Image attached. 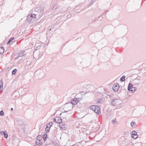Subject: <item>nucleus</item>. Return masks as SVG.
I'll return each mask as SVG.
<instances>
[{
    "instance_id": "nucleus-22",
    "label": "nucleus",
    "mask_w": 146,
    "mask_h": 146,
    "mask_svg": "<svg viewBox=\"0 0 146 146\" xmlns=\"http://www.w3.org/2000/svg\"><path fill=\"white\" fill-rule=\"evenodd\" d=\"M52 122H50L47 124L46 126L50 128V127L52 125Z\"/></svg>"
},
{
    "instance_id": "nucleus-8",
    "label": "nucleus",
    "mask_w": 146,
    "mask_h": 146,
    "mask_svg": "<svg viewBox=\"0 0 146 146\" xmlns=\"http://www.w3.org/2000/svg\"><path fill=\"white\" fill-rule=\"evenodd\" d=\"M54 121L58 123H60L62 122V120L60 117H56L54 119Z\"/></svg>"
},
{
    "instance_id": "nucleus-28",
    "label": "nucleus",
    "mask_w": 146,
    "mask_h": 146,
    "mask_svg": "<svg viewBox=\"0 0 146 146\" xmlns=\"http://www.w3.org/2000/svg\"><path fill=\"white\" fill-rule=\"evenodd\" d=\"M3 134H4V137L6 138L8 137V135L7 134L5 133L4 131H3Z\"/></svg>"
},
{
    "instance_id": "nucleus-3",
    "label": "nucleus",
    "mask_w": 146,
    "mask_h": 146,
    "mask_svg": "<svg viewBox=\"0 0 146 146\" xmlns=\"http://www.w3.org/2000/svg\"><path fill=\"white\" fill-rule=\"evenodd\" d=\"M37 16V14L36 13L30 15L28 16L27 20L29 22L32 23L36 19V16Z\"/></svg>"
},
{
    "instance_id": "nucleus-25",
    "label": "nucleus",
    "mask_w": 146,
    "mask_h": 146,
    "mask_svg": "<svg viewBox=\"0 0 146 146\" xmlns=\"http://www.w3.org/2000/svg\"><path fill=\"white\" fill-rule=\"evenodd\" d=\"M50 128L48 127H46L45 129V131L46 132H48L49 131V130L50 129Z\"/></svg>"
},
{
    "instance_id": "nucleus-34",
    "label": "nucleus",
    "mask_w": 146,
    "mask_h": 146,
    "mask_svg": "<svg viewBox=\"0 0 146 146\" xmlns=\"http://www.w3.org/2000/svg\"><path fill=\"white\" fill-rule=\"evenodd\" d=\"M1 132V134H2V132Z\"/></svg>"
},
{
    "instance_id": "nucleus-24",
    "label": "nucleus",
    "mask_w": 146,
    "mask_h": 146,
    "mask_svg": "<svg viewBox=\"0 0 146 146\" xmlns=\"http://www.w3.org/2000/svg\"><path fill=\"white\" fill-rule=\"evenodd\" d=\"M116 120V119L115 118L112 120V122L113 124H115L117 122V121Z\"/></svg>"
},
{
    "instance_id": "nucleus-4",
    "label": "nucleus",
    "mask_w": 146,
    "mask_h": 146,
    "mask_svg": "<svg viewBox=\"0 0 146 146\" xmlns=\"http://www.w3.org/2000/svg\"><path fill=\"white\" fill-rule=\"evenodd\" d=\"M136 90V88L133 87V85L129 83L128 87V90L129 91H131L132 92H134Z\"/></svg>"
},
{
    "instance_id": "nucleus-16",
    "label": "nucleus",
    "mask_w": 146,
    "mask_h": 146,
    "mask_svg": "<svg viewBox=\"0 0 146 146\" xmlns=\"http://www.w3.org/2000/svg\"><path fill=\"white\" fill-rule=\"evenodd\" d=\"M4 51V47H1L0 48V54H2L3 53Z\"/></svg>"
},
{
    "instance_id": "nucleus-14",
    "label": "nucleus",
    "mask_w": 146,
    "mask_h": 146,
    "mask_svg": "<svg viewBox=\"0 0 146 146\" xmlns=\"http://www.w3.org/2000/svg\"><path fill=\"white\" fill-rule=\"evenodd\" d=\"M134 82L135 84H138L139 83V79L138 78H136L134 81Z\"/></svg>"
},
{
    "instance_id": "nucleus-20",
    "label": "nucleus",
    "mask_w": 146,
    "mask_h": 146,
    "mask_svg": "<svg viewBox=\"0 0 146 146\" xmlns=\"http://www.w3.org/2000/svg\"><path fill=\"white\" fill-rule=\"evenodd\" d=\"M97 102L100 104H102L103 102V100L101 99H99L97 101Z\"/></svg>"
},
{
    "instance_id": "nucleus-29",
    "label": "nucleus",
    "mask_w": 146,
    "mask_h": 146,
    "mask_svg": "<svg viewBox=\"0 0 146 146\" xmlns=\"http://www.w3.org/2000/svg\"><path fill=\"white\" fill-rule=\"evenodd\" d=\"M40 144V142L37 141H36V144L34 146H38V145Z\"/></svg>"
},
{
    "instance_id": "nucleus-6",
    "label": "nucleus",
    "mask_w": 146,
    "mask_h": 146,
    "mask_svg": "<svg viewBox=\"0 0 146 146\" xmlns=\"http://www.w3.org/2000/svg\"><path fill=\"white\" fill-rule=\"evenodd\" d=\"M119 88L118 84H115L113 86L112 89L114 92H116L118 90Z\"/></svg>"
},
{
    "instance_id": "nucleus-19",
    "label": "nucleus",
    "mask_w": 146,
    "mask_h": 146,
    "mask_svg": "<svg viewBox=\"0 0 146 146\" xmlns=\"http://www.w3.org/2000/svg\"><path fill=\"white\" fill-rule=\"evenodd\" d=\"M96 107V106H91L90 107V109H91L94 111Z\"/></svg>"
},
{
    "instance_id": "nucleus-11",
    "label": "nucleus",
    "mask_w": 146,
    "mask_h": 146,
    "mask_svg": "<svg viewBox=\"0 0 146 146\" xmlns=\"http://www.w3.org/2000/svg\"><path fill=\"white\" fill-rule=\"evenodd\" d=\"M94 111L97 114H99V113L100 112V108L99 106H96Z\"/></svg>"
},
{
    "instance_id": "nucleus-2",
    "label": "nucleus",
    "mask_w": 146,
    "mask_h": 146,
    "mask_svg": "<svg viewBox=\"0 0 146 146\" xmlns=\"http://www.w3.org/2000/svg\"><path fill=\"white\" fill-rule=\"evenodd\" d=\"M35 74L37 76L38 78L41 79L44 76L45 74L43 70L39 69L35 72Z\"/></svg>"
},
{
    "instance_id": "nucleus-12",
    "label": "nucleus",
    "mask_w": 146,
    "mask_h": 146,
    "mask_svg": "<svg viewBox=\"0 0 146 146\" xmlns=\"http://www.w3.org/2000/svg\"><path fill=\"white\" fill-rule=\"evenodd\" d=\"M3 81L2 80H0V93L2 92L3 90Z\"/></svg>"
},
{
    "instance_id": "nucleus-15",
    "label": "nucleus",
    "mask_w": 146,
    "mask_h": 146,
    "mask_svg": "<svg viewBox=\"0 0 146 146\" xmlns=\"http://www.w3.org/2000/svg\"><path fill=\"white\" fill-rule=\"evenodd\" d=\"M72 106L71 104H67V105H66V107H69V109L68 110V111L72 109Z\"/></svg>"
},
{
    "instance_id": "nucleus-1",
    "label": "nucleus",
    "mask_w": 146,
    "mask_h": 146,
    "mask_svg": "<svg viewBox=\"0 0 146 146\" xmlns=\"http://www.w3.org/2000/svg\"><path fill=\"white\" fill-rule=\"evenodd\" d=\"M45 10V7L43 6L38 7L35 9V12L36 13L37 12L38 13L37 16L38 15V16H39L42 15L43 13Z\"/></svg>"
},
{
    "instance_id": "nucleus-30",
    "label": "nucleus",
    "mask_w": 146,
    "mask_h": 146,
    "mask_svg": "<svg viewBox=\"0 0 146 146\" xmlns=\"http://www.w3.org/2000/svg\"><path fill=\"white\" fill-rule=\"evenodd\" d=\"M4 115V112L3 110H2L0 111V115L1 116H2Z\"/></svg>"
},
{
    "instance_id": "nucleus-31",
    "label": "nucleus",
    "mask_w": 146,
    "mask_h": 146,
    "mask_svg": "<svg viewBox=\"0 0 146 146\" xmlns=\"http://www.w3.org/2000/svg\"><path fill=\"white\" fill-rule=\"evenodd\" d=\"M102 16H103V15H100V17H99L98 19H99L100 20H101L102 19V18H101L102 17Z\"/></svg>"
},
{
    "instance_id": "nucleus-13",
    "label": "nucleus",
    "mask_w": 146,
    "mask_h": 146,
    "mask_svg": "<svg viewBox=\"0 0 146 146\" xmlns=\"http://www.w3.org/2000/svg\"><path fill=\"white\" fill-rule=\"evenodd\" d=\"M36 141H37L40 142V143H41L42 142V136L40 135H38L37 137Z\"/></svg>"
},
{
    "instance_id": "nucleus-9",
    "label": "nucleus",
    "mask_w": 146,
    "mask_h": 146,
    "mask_svg": "<svg viewBox=\"0 0 146 146\" xmlns=\"http://www.w3.org/2000/svg\"><path fill=\"white\" fill-rule=\"evenodd\" d=\"M24 52L25 51L23 50H20L19 53V55L16 57V59H18L19 57H23L24 56Z\"/></svg>"
},
{
    "instance_id": "nucleus-33",
    "label": "nucleus",
    "mask_w": 146,
    "mask_h": 146,
    "mask_svg": "<svg viewBox=\"0 0 146 146\" xmlns=\"http://www.w3.org/2000/svg\"><path fill=\"white\" fill-rule=\"evenodd\" d=\"M11 111H13V108H11Z\"/></svg>"
},
{
    "instance_id": "nucleus-7",
    "label": "nucleus",
    "mask_w": 146,
    "mask_h": 146,
    "mask_svg": "<svg viewBox=\"0 0 146 146\" xmlns=\"http://www.w3.org/2000/svg\"><path fill=\"white\" fill-rule=\"evenodd\" d=\"M131 137L134 139H136L137 138L138 135L137 133L135 131H133L132 132Z\"/></svg>"
},
{
    "instance_id": "nucleus-32",
    "label": "nucleus",
    "mask_w": 146,
    "mask_h": 146,
    "mask_svg": "<svg viewBox=\"0 0 146 146\" xmlns=\"http://www.w3.org/2000/svg\"><path fill=\"white\" fill-rule=\"evenodd\" d=\"M94 21H95V20H92V22H91V23H94Z\"/></svg>"
},
{
    "instance_id": "nucleus-10",
    "label": "nucleus",
    "mask_w": 146,
    "mask_h": 146,
    "mask_svg": "<svg viewBox=\"0 0 146 146\" xmlns=\"http://www.w3.org/2000/svg\"><path fill=\"white\" fill-rule=\"evenodd\" d=\"M78 102V101L77 100V98H74L71 101V104L73 105H75Z\"/></svg>"
},
{
    "instance_id": "nucleus-23",
    "label": "nucleus",
    "mask_w": 146,
    "mask_h": 146,
    "mask_svg": "<svg viewBox=\"0 0 146 146\" xmlns=\"http://www.w3.org/2000/svg\"><path fill=\"white\" fill-rule=\"evenodd\" d=\"M47 137V135L46 134L43 135V139L44 141H45L46 140V137Z\"/></svg>"
},
{
    "instance_id": "nucleus-35",
    "label": "nucleus",
    "mask_w": 146,
    "mask_h": 146,
    "mask_svg": "<svg viewBox=\"0 0 146 146\" xmlns=\"http://www.w3.org/2000/svg\"><path fill=\"white\" fill-rule=\"evenodd\" d=\"M0 146H2V145H0Z\"/></svg>"
},
{
    "instance_id": "nucleus-27",
    "label": "nucleus",
    "mask_w": 146,
    "mask_h": 146,
    "mask_svg": "<svg viewBox=\"0 0 146 146\" xmlns=\"http://www.w3.org/2000/svg\"><path fill=\"white\" fill-rule=\"evenodd\" d=\"M17 71V69H14L12 71V74H15L16 72Z\"/></svg>"
},
{
    "instance_id": "nucleus-17",
    "label": "nucleus",
    "mask_w": 146,
    "mask_h": 146,
    "mask_svg": "<svg viewBox=\"0 0 146 146\" xmlns=\"http://www.w3.org/2000/svg\"><path fill=\"white\" fill-rule=\"evenodd\" d=\"M59 126L61 127V128L63 129V128H64L65 125H64V123L63 122H62L60 123H59Z\"/></svg>"
},
{
    "instance_id": "nucleus-18",
    "label": "nucleus",
    "mask_w": 146,
    "mask_h": 146,
    "mask_svg": "<svg viewBox=\"0 0 146 146\" xmlns=\"http://www.w3.org/2000/svg\"><path fill=\"white\" fill-rule=\"evenodd\" d=\"M14 39V37H12V38H10L9 39V40L7 42V44H9L10 43V42H11L12 40H13Z\"/></svg>"
},
{
    "instance_id": "nucleus-21",
    "label": "nucleus",
    "mask_w": 146,
    "mask_h": 146,
    "mask_svg": "<svg viewBox=\"0 0 146 146\" xmlns=\"http://www.w3.org/2000/svg\"><path fill=\"white\" fill-rule=\"evenodd\" d=\"M125 76H123L120 78V80L121 82L124 81L125 80Z\"/></svg>"
},
{
    "instance_id": "nucleus-26",
    "label": "nucleus",
    "mask_w": 146,
    "mask_h": 146,
    "mask_svg": "<svg viewBox=\"0 0 146 146\" xmlns=\"http://www.w3.org/2000/svg\"><path fill=\"white\" fill-rule=\"evenodd\" d=\"M135 122L134 121H132L131 123V126L133 127L134 125H135Z\"/></svg>"
},
{
    "instance_id": "nucleus-5",
    "label": "nucleus",
    "mask_w": 146,
    "mask_h": 146,
    "mask_svg": "<svg viewBox=\"0 0 146 146\" xmlns=\"http://www.w3.org/2000/svg\"><path fill=\"white\" fill-rule=\"evenodd\" d=\"M119 100L117 99H114L112 100L111 102V104L112 106H115L116 105L119 104Z\"/></svg>"
}]
</instances>
